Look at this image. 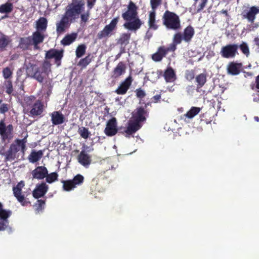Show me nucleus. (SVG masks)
I'll return each instance as SVG.
<instances>
[{"label":"nucleus","mask_w":259,"mask_h":259,"mask_svg":"<svg viewBox=\"0 0 259 259\" xmlns=\"http://www.w3.org/2000/svg\"><path fill=\"white\" fill-rule=\"evenodd\" d=\"M61 183L63 184V189L65 191H70L75 188L71 180H62Z\"/></svg>","instance_id":"40"},{"label":"nucleus","mask_w":259,"mask_h":259,"mask_svg":"<svg viewBox=\"0 0 259 259\" xmlns=\"http://www.w3.org/2000/svg\"><path fill=\"white\" fill-rule=\"evenodd\" d=\"M14 128L12 124L6 125L5 120L0 121V137L3 142H9L13 138Z\"/></svg>","instance_id":"7"},{"label":"nucleus","mask_w":259,"mask_h":259,"mask_svg":"<svg viewBox=\"0 0 259 259\" xmlns=\"http://www.w3.org/2000/svg\"><path fill=\"white\" fill-rule=\"evenodd\" d=\"M10 39L9 36L0 32V51H3L9 45Z\"/></svg>","instance_id":"35"},{"label":"nucleus","mask_w":259,"mask_h":259,"mask_svg":"<svg viewBox=\"0 0 259 259\" xmlns=\"http://www.w3.org/2000/svg\"><path fill=\"white\" fill-rule=\"evenodd\" d=\"M13 5L11 3L7 2L0 5V13L9 14L12 12Z\"/></svg>","instance_id":"36"},{"label":"nucleus","mask_w":259,"mask_h":259,"mask_svg":"<svg viewBox=\"0 0 259 259\" xmlns=\"http://www.w3.org/2000/svg\"><path fill=\"white\" fill-rule=\"evenodd\" d=\"M131 35V34L130 33H122L117 40V44L124 48L129 44Z\"/></svg>","instance_id":"33"},{"label":"nucleus","mask_w":259,"mask_h":259,"mask_svg":"<svg viewBox=\"0 0 259 259\" xmlns=\"http://www.w3.org/2000/svg\"><path fill=\"white\" fill-rule=\"evenodd\" d=\"M258 13L259 8L256 6H251L244 8L241 12V16L242 19H246L252 24L254 23L256 16Z\"/></svg>","instance_id":"8"},{"label":"nucleus","mask_w":259,"mask_h":259,"mask_svg":"<svg viewBox=\"0 0 259 259\" xmlns=\"http://www.w3.org/2000/svg\"><path fill=\"white\" fill-rule=\"evenodd\" d=\"M148 25L149 28L153 30L158 29V25L156 23V12L155 11H151L149 12L148 19Z\"/></svg>","instance_id":"31"},{"label":"nucleus","mask_w":259,"mask_h":259,"mask_svg":"<svg viewBox=\"0 0 259 259\" xmlns=\"http://www.w3.org/2000/svg\"><path fill=\"white\" fill-rule=\"evenodd\" d=\"M250 88L251 90L259 93V74L255 77V82L250 84Z\"/></svg>","instance_id":"48"},{"label":"nucleus","mask_w":259,"mask_h":259,"mask_svg":"<svg viewBox=\"0 0 259 259\" xmlns=\"http://www.w3.org/2000/svg\"><path fill=\"white\" fill-rule=\"evenodd\" d=\"M45 204V201L42 199L37 200L36 205V210L37 211L41 210L42 209V206Z\"/></svg>","instance_id":"56"},{"label":"nucleus","mask_w":259,"mask_h":259,"mask_svg":"<svg viewBox=\"0 0 259 259\" xmlns=\"http://www.w3.org/2000/svg\"><path fill=\"white\" fill-rule=\"evenodd\" d=\"M145 107H146V105ZM145 108L143 107L137 108L133 113L131 118L138 122L143 124V122L146 121L149 115V112Z\"/></svg>","instance_id":"14"},{"label":"nucleus","mask_w":259,"mask_h":259,"mask_svg":"<svg viewBox=\"0 0 259 259\" xmlns=\"http://www.w3.org/2000/svg\"><path fill=\"white\" fill-rule=\"evenodd\" d=\"M125 70L126 65L125 63L122 61L119 62L112 71V77L114 78L119 77L125 73Z\"/></svg>","instance_id":"22"},{"label":"nucleus","mask_w":259,"mask_h":259,"mask_svg":"<svg viewBox=\"0 0 259 259\" xmlns=\"http://www.w3.org/2000/svg\"><path fill=\"white\" fill-rule=\"evenodd\" d=\"M163 76L166 82H173L177 79L176 72L171 67H168L165 70Z\"/></svg>","instance_id":"23"},{"label":"nucleus","mask_w":259,"mask_h":259,"mask_svg":"<svg viewBox=\"0 0 259 259\" xmlns=\"http://www.w3.org/2000/svg\"><path fill=\"white\" fill-rule=\"evenodd\" d=\"M254 42L255 43V45L257 47V49L259 50V37H255L254 38Z\"/></svg>","instance_id":"63"},{"label":"nucleus","mask_w":259,"mask_h":259,"mask_svg":"<svg viewBox=\"0 0 259 259\" xmlns=\"http://www.w3.org/2000/svg\"><path fill=\"white\" fill-rule=\"evenodd\" d=\"M253 25L252 26L249 25L250 29H249V31L254 30L255 28H257L259 25L258 23H253Z\"/></svg>","instance_id":"61"},{"label":"nucleus","mask_w":259,"mask_h":259,"mask_svg":"<svg viewBox=\"0 0 259 259\" xmlns=\"http://www.w3.org/2000/svg\"><path fill=\"white\" fill-rule=\"evenodd\" d=\"M78 132L80 136L85 139H88L90 135L88 129L83 126L79 128Z\"/></svg>","instance_id":"45"},{"label":"nucleus","mask_w":259,"mask_h":259,"mask_svg":"<svg viewBox=\"0 0 259 259\" xmlns=\"http://www.w3.org/2000/svg\"><path fill=\"white\" fill-rule=\"evenodd\" d=\"M163 24L168 29L177 30L181 28V21L179 16L174 12L165 11L162 18Z\"/></svg>","instance_id":"5"},{"label":"nucleus","mask_w":259,"mask_h":259,"mask_svg":"<svg viewBox=\"0 0 259 259\" xmlns=\"http://www.w3.org/2000/svg\"><path fill=\"white\" fill-rule=\"evenodd\" d=\"M185 78L191 81L195 78V72L193 70H187L185 74Z\"/></svg>","instance_id":"47"},{"label":"nucleus","mask_w":259,"mask_h":259,"mask_svg":"<svg viewBox=\"0 0 259 259\" xmlns=\"http://www.w3.org/2000/svg\"><path fill=\"white\" fill-rule=\"evenodd\" d=\"M33 45L31 36L21 37L19 41V47L22 50H28Z\"/></svg>","instance_id":"26"},{"label":"nucleus","mask_w":259,"mask_h":259,"mask_svg":"<svg viewBox=\"0 0 259 259\" xmlns=\"http://www.w3.org/2000/svg\"><path fill=\"white\" fill-rule=\"evenodd\" d=\"M194 34L195 30L194 28L191 25L188 26L184 30L182 35L183 40L186 42H190Z\"/></svg>","instance_id":"25"},{"label":"nucleus","mask_w":259,"mask_h":259,"mask_svg":"<svg viewBox=\"0 0 259 259\" xmlns=\"http://www.w3.org/2000/svg\"><path fill=\"white\" fill-rule=\"evenodd\" d=\"M208 114H207V113L203 114L201 117V122L206 124L210 123L212 120L211 119H207V117L208 116Z\"/></svg>","instance_id":"54"},{"label":"nucleus","mask_w":259,"mask_h":259,"mask_svg":"<svg viewBox=\"0 0 259 259\" xmlns=\"http://www.w3.org/2000/svg\"><path fill=\"white\" fill-rule=\"evenodd\" d=\"M48 26V20L45 17H42L36 21L37 31H45Z\"/></svg>","instance_id":"34"},{"label":"nucleus","mask_w":259,"mask_h":259,"mask_svg":"<svg viewBox=\"0 0 259 259\" xmlns=\"http://www.w3.org/2000/svg\"><path fill=\"white\" fill-rule=\"evenodd\" d=\"M119 19V16L113 18L108 25H106L103 29L98 33L97 36L98 39H101L110 36L112 31L116 29Z\"/></svg>","instance_id":"10"},{"label":"nucleus","mask_w":259,"mask_h":259,"mask_svg":"<svg viewBox=\"0 0 259 259\" xmlns=\"http://www.w3.org/2000/svg\"><path fill=\"white\" fill-rule=\"evenodd\" d=\"M201 109L199 107H192L191 109L184 115L186 117L191 119L197 115Z\"/></svg>","instance_id":"38"},{"label":"nucleus","mask_w":259,"mask_h":259,"mask_svg":"<svg viewBox=\"0 0 259 259\" xmlns=\"http://www.w3.org/2000/svg\"><path fill=\"white\" fill-rule=\"evenodd\" d=\"M161 99V95H156L155 96H153L152 98V102L156 103H157L160 99Z\"/></svg>","instance_id":"60"},{"label":"nucleus","mask_w":259,"mask_h":259,"mask_svg":"<svg viewBox=\"0 0 259 259\" xmlns=\"http://www.w3.org/2000/svg\"><path fill=\"white\" fill-rule=\"evenodd\" d=\"M176 44L172 42L171 44L169 45V46L167 48L165 47V51L166 52V54L170 51H175L176 49Z\"/></svg>","instance_id":"57"},{"label":"nucleus","mask_w":259,"mask_h":259,"mask_svg":"<svg viewBox=\"0 0 259 259\" xmlns=\"http://www.w3.org/2000/svg\"><path fill=\"white\" fill-rule=\"evenodd\" d=\"M77 37V34L76 33H72L71 34L66 35L64 38L61 40V43L63 46H69L73 42H74Z\"/></svg>","instance_id":"32"},{"label":"nucleus","mask_w":259,"mask_h":259,"mask_svg":"<svg viewBox=\"0 0 259 259\" xmlns=\"http://www.w3.org/2000/svg\"><path fill=\"white\" fill-rule=\"evenodd\" d=\"M241 67V63L234 62H230L227 66V72L229 74L232 75H237L240 73Z\"/></svg>","instance_id":"21"},{"label":"nucleus","mask_w":259,"mask_h":259,"mask_svg":"<svg viewBox=\"0 0 259 259\" xmlns=\"http://www.w3.org/2000/svg\"><path fill=\"white\" fill-rule=\"evenodd\" d=\"M183 39L182 34L180 32L176 33L174 36L173 42L176 45L180 44Z\"/></svg>","instance_id":"49"},{"label":"nucleus","mask_w":259,"mask_h":259,"mask_svg":"<svg viewBox=\"0 0 259 259\" xmlns=\"http://www.w3.org/2000/svg\"><path fill=\"white\" fill-rule=\"evenodd\" d=\"M83 0H73L66 8L61 19L56 23V32L58 35L64 33L70 27L71 24L77 18L84 8Z\"/></svg>","instance_id":"1"},{"label":"nucleus","mask_w":259,"mask_h":259,"mask_svg":"<svg viewBox=\"0 0 259 259\" xmlns=\"http://www.w3.org/2000/svg\"><path fill=\"white\" fill-rule=\"evenodd\" d=\"M166 55L165 47L160 46L158 48L157 52L152 55L151 58L155 62H160Z\"/></svg>","instance_id":"28"},{"label":"nucleus","mask_w":259,"mask_h":259,"mask_svg":"<svg viewBox=\"0 0 259 259\" xmlns=\"http://www.w3.org/2000/svg\"><path fill=\"white\" fill-rule=\"evenodd\" d=\"M220 13H222V14H224L227 17V19L228 20L229 19V17L230 16H229V14L228 13L227 10L223 9V10H222L220 11Z\"/></svg>","instance_id":"62"},{"label":"nucleus","mask_w":259,"mask_h":259,"mask_svg":"<svg viewBox=\"0 0 259 259\" xmlns=\"http://www.w3.org/2000/svg\"><path fill=\"white\" fill-rule=\"evenodd\" d=\"M12 213H8L3 215L0 214V231H4L9 228V221L8 218L11 215Z\"/></svg>","instance_id":"30"},{"label":"nucleus","mask_w":259,"mask_h":259,"mask_svg":"<svg viewBox=\"0 0 259 259\" xmlns=\"http://www.w3.org/2000/svg\"><path fill=\"white\" fill-rule=\"evenodd\" d=\"M96 0H88L87 6L89 11L93 8L96 3Z\"/></svg>","instance_id":"59"},{"label":"nucleus","mask_w":259,"mask_h":259,"mask_svg":"<svg viewBox=\"0 0 259 259\" xmlns=\"http://www.w3.org/2000/svg\"><path fill=\"white\" fill-rule=\"evenodd\" d=\"M36 98L34 96H30L26 98V103L27 105H31L30 114L32 116L40 115L44 111V105L40 100H35Z\"/></svg>","instance_id":"6"},{"label":"nucleus","mask_w":259,"mask_h":259,"mask_svg":"<svg viewBox=\"0 0 259 259\" xmlns=\"http://www.w3.org/2000/svg\"><path fill=\"white\" fill-rule=\"evenodd\" d=\"M10 109V106L7 103H1L0 104V113L5 114Z\"/></svg>","instance_id":"51"},{"label":"nucleus","mask_w":259,"mask_h":259,"mask_svg":"<svg viewBox=\"0 0 259 259\" xmlns=\"http://www.w3.org/2000/svg\"><path fill=\"white\" fill-rule=\"evenodd\" d=\"M92 57L91 54H89L85 58L80 60L78 65L81 68H85L92 61Z\"/></svg>","instance_id":"37"},{"label":"nucleus","mask_w":259,"mask_h":259,"mask_svg":"<svg viewBox=\"0 0 259 259\" xmlns=\"http://www.w3.org/2000/svg\"><path fill=\"white\" fill-rule=\"evenodd\" d=\"M64 56L63 50H57L55 49H51L47 51L45 54V58L46 59H54L55 63L58 67L61 65V60Z\"/></svg>","instance_id":"13"},{"label":"nucleus","mask_w":259,"mask_h":259,"mask_svg":"<svg viewBox=\"0 0 259 259\" xmlns=\"http://www.w3.org/2000/svg\"><path fill=\"white\" fill-rule=\"evenodd\" d=\"M143 126V124H141L136 120L131 118L127 122L126 127L124 128V130L121 133L122 134H125L126 137H130L139 131Z\"/></svg>","instance_id":"12"},{"label":"nucleus","mask_w":259,"mask_h":259,"mask_svg":"<svg viewBox=\"0 0 259 259\" xmlns=\"http://www.w3.org/2000/svg\"><path fill=\"white\" fill-rule=\"evenodd\" d=\"M90 17V11L88 10L85 13L82 14L80 15L81 21L84 23L87 22Z\"/></svg>","instance_id":"55"},{"label":"nucleus","mask_w":259,"mask_h":259,"mask_svg":"<svg viewBox=\"0 0 259 259\" xmlns=\"http://www.w3.org/2000/svg\"><path fill=\"white\" fill-rule=\"evenodd\" d=\"M2 73L4 78L8 80L12 76L13 70L10 67H7L3 69Z\"/></svg>","instance_id":"46"},{"label":"nucleus","mask_w":259,"mask_h":259,"mask_svg":"<svg viewBox=\"0 0 259 259\" xmlns=\"http://www.w3.org/2000/svg\"><path fill=\"white\" fill-rule=\"evenodd\" d=\"M127 8V10L122 14V17L125 21L123 26L128 30L136 32L142 25L138 16V7L131 1Z\"/></svg>","instance_id":"2"},{"label":"nucleus","mask_w":259,"mask_h":259,"mask_svg":"<svg viewBox=\"0 0 259 259\" xmlns=\"http://www.w3.org/2000/svg\"><path fill=\"white\" fill-rule=\"evenodd\" d=\"M132 81V77L131 75L128 76L120 84V85L115 91V93L118 95L125 94L131 85Z\"/></svg>","instance_id":"17"},{"label":"nucleus","mask_w":259,"mask_h":259,"mask_svg":"<svg viewBox=\"0 0 259 259\" xmlns=\"http://www.w3.org/2000/svg\"><path fill=\"white\" fill-rule=\"evenodd\" d=\"M162 0H150V5L152 11H156L161 4Z\"/></svg>","instance_id":"50"},{"label":"nucleus","mask_w":259,"mask_h":259,"mask_svg":"<svg viewBox=\"0 0 259 259\" xmlns=\"http://www.w3.org/2000/svg\"><path fill=\"white\" fill-rule=\"evenodd\" d=\"M71 180L75 187L76 188L77 186H81L83 183L84 178L81 174H77Z\"/></svg>","instance_id":"39"},{"label":"nucleus","mask_w":259,"mask_h":259,"mask_svg":"<svg viewBox=\"0 0 259 259\" xmlns=\"http://www.w3.org/2000/svg\"><path fill=\"white\" fill-rule=\"evenodd\" d=\"M43 151L41 150L35 151L32 150L28 156V159L31 163H34L38 161L42 157Z\"/></svg>","instance_id":"27"},{"label":"nucleus","mask_w":259,"mask_h":259,"mask_svg":"<svg viewBox=\"0 0 259 259\" xmlns=\"http://www.w3.org/2000/svg\"><path fill=\"white\" fill-rule=\"evenodd\" d=\"M78 162L85 167H88L92 162V157L85 150H81L77 156Z\"/></svg>","instance_id":"18"},{"label":"nucleus","mask_w":259,"mask_h":259,"mask_svg":"<svg viewBox=\"0 0 259 259\" xmlns=\"http://www.w3.org/2000/svg\"><path fill=\"white\" fill-rule=\"evenodd\" d=\"M51 64L48 61H45L41 66L38 67L34 62H29L26 67L27 75L42 83L51 72Z\"/></svg>","instance_id":"3"},{"label":"nucleus","mask_w":259,"mask_h":259,"mask_svg":"<svg viewBox=\"0 0 259 259\" xmlns=\"http://www.w3.org/2000/svg\"><path fill=\"white\" fill-rule=\"evenodd\" d=\"M44 38L45 35L39 31L36 30L32 33V42L35 49L38 48V45L43 42Z\"/></svg>","instance_id":"24"},{"label":"nucleus","mask_w":259,"mask_h":259,"mask_svg":"<svg viewBox=\"0 0 259 259\" xmlns=\"http://www.w3.org/2000/svg\"><path fill=\"white\" fill-rule=\"evenodd\" d=\"M87 47L84 44H81L78 46L75 53L76 58H79L82 57L85 53Z\"/></svg>","instance_id":"41"},{"label":"nucleus","mask_w":259,"mask_h":259,"mask_svg":"<svg viewBox=\"0 0 259 259\" xmlns=\"http://www.w3.org/2000/svg\"><path fill=\"white\" fill-rule=\"evenodd\" d=\"M118 132L117 122L115 117L109 119L106 124L104 133L108 137L115 136Z\"/></svg>","instance_id":"15"},{"label":"nucleus","mask_w":259,"mask_h":259,"mask_svg":"<svg viewBox=\"0 0 259 259\" xmlns=\"http://www.w3.org/2000/svg\"><path fill=\"white\" fill-rule=\"evenodd\" d=\"M51 121L53 125H59L63 123L65 121V117L64 115L59 111L53 112L50 114Z\"/></svg>","instance_id":"20"},{"label":"nucleus","mask_w":259,"mask_h":259,"mask_svg":"<svg viewBox=\"0 0 259 259\" xmlns=\"http://www.w3.org/2000/svg\"><path fill=\"white\" fill-rule=\"evenodd\" d=\"M24 185V182L22 181H20L16 186L13 187V192L14 196L16 198L18 201L22 206H27L30 202L26 200L24 194L22 193V188Z\"/></svg>","instance_id":"11"},{"label":"nucleus","mask_w":259,"mask_h":259,"mask_svg":"<svg viewBox=\"0 0 259 259\" xmlns=\"http://www.w3.org/2000/svg\"><path fill=\"white\" fill-rule=\"evenodd\" d=\"M28 135L22 139H16L12 143L7 151L4 149L0 150V154L4 156V161H11L14 160L17 158V153L20 152L24 155L26 150V144L27 143V138Z\"/></svg>","instance_id":"4"},{"label":"nucleus","mask_w":259,"mask_h":259,"mask_svg":"<svg viewBox=\"0 0 259 259\" xmlns=\"http://www.w3.org/2000/svg\"><path fill=\"white\" fill-rule=\"evenodd\" d=\"M135 93L136 97L141 99L144 98L146 95L145 92L141 88L136 89Z\"/></svg>","instance_id":"52"},{"label":"nucleus","mask_w":259,"mask_h":259,"mask_svg":"<svg viewBox=\"0 0 259 259\" xmlns=\"http://www.w3.org/2000/svg\"><path fill=\"white\" fill-rule=\"evenodd\" d=\"M8 214L12 213V211L10 210H6L3 209V205L2 203L0 202V214L3 215V214Z\"/></svg>","instance_id":"58"},{"label":"nucleus","mask_w":259,"mask_h":259,"mask_svg":"<svg viewBox=\"0 0 259 259\" xmlns=\"http://www.w3.org/2000/svg\"><path fill=\"white\" fill-rule=\"evenodd\" d=\"M238 48L240 49L242 53L247 57L249 56L250 52L248 46L245 42H242L240 45H238Z\"/></svg>","instance_id":"43"},{"label":"nucleus","mask_w":259,"mask_h":259,"mask_svg":"<svg viewBox=\"0 0 259 259\" xmlns=\"http://www.w3.org/2000/svg\"><path fill=\"white\" fill-rule=\"evenodd\" d=\"M207 81V74L206 72L201 73L195 77V82H196V91H199V90L205 84Z\"/></svg>","instance_id":"29"},{"label":"nucleus","mask_w":259,"mask_h":259,"mask_svg":"<svg viewBox=\"0 0 259 259\" xmlns=\"http://www.w3.org/2000/svg\"><path fill=\"white\" fill-rule=\"evenodd\" d=\"M121 53L122 52H120L116 56V59H118L120 57Z\"/></svg>","instance_id":"64"},{"label":"nucleus","mask_w":259,"mask_h":259,"mask_svg":"<svg viewBox=\"0 0 259 259\" xmlns=\"http://www.w3.org/2000/svg\"><path fill=\"white\" fill-rule=\"evenodd\" d=\"M238 47L236 44H228L222 47L220 54L224 58H234L238 54Z\"/></svg>","instance_id":"9"},{"label":"nucleus","mask_w":259,"mask_h":259,"mask_svg":"<svg viewBox=\"0 0 259 259\" xmlns=\"http://www.w3.org/2000/svg\"><path fill=\"white\" fill-rule=\"evenodd\" d=\"M208 0H201V3L198 6V8L197 9V12L200 13L201 12L203 9L205 8Z\"/></svg>","instance_id":"53"},{"label":"nucleus","mask_w":259,"mask_h":259,"mask_svg":"<svg viewBox=\"0 0 259 259\" xmlns=\"http://www.w3.org/2000/svg\"><path fill=\"white\" fill-rule=\"evenodd\" d=\"M48 170L44 166H38L32 171L33 179L42 180L46 177Z\"/></svg>","instance_id":"19"},{"label":"nucleus","mask_w":259,"mask_h":259,"mask_svg":"<svg viewBox=\"0 0 259 259\" xmlns=\"http://www.w3.org/2000/svg\"><path fill=\"white\" fill-rule=\"evenodd\" d=\"M49 186L45 182L37 184L32 192V195L35 199L44 196L48 192Z\"/></svg>","instance_id":"16"},{"label":"nucleus","mask_w":259,"mask_h":259,"mask_svg":"<svg viewBox=\"0 0 259 259\" xmlns=\"http://www.w3.org/2000/svg\"><path fill=\"white\" fill-rule=\"evenodd\" d=\"M58 174L56 172H51L47 175L46 181L49 184L53 183L58 180Z\"/></svg>","instance_id":"42"},{"label":"nucleus","mask_w":259,"mask_h":259,"mask_svg":"<svg viewBox=\"0 0 259 259\" xmlns=\"http://www.w3.org/2000/svg\"><path fill=\"white\" fill-rule=\"evenodd\" d=\"M4 85L5 86L6 93L8 95H11L13 92V87L12 81L10 79L5 81Z\"/></svg>","instance_id":"44"}]
</instances>
